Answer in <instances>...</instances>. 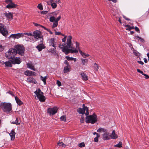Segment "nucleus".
Returning a JSON list of instances; mask_svg holds the SVG:
<instances>
[{"label":"nucleus","instance_id":"obj_1","mask_svg":"<svg viewBox=\"0 0 149 149\" xmlns=\"http://www.w3.org/2000/svg\"><path fill=\"white\" fill-rule=\"evenodd\" d=\"M72 37L70 36L67 37V39L66 43L67 46L65 44L63 43L60 44L59 45V47L62 49V51L66 55L68 54L69 53H77L78 51L75 47H72L73 44L72 42Z\"/></svg>","mask_w":149,"mask_h":149},{"label":"nucleus","instance_id":"obj_2","mask_svg":"<svg viewBox=\"0 0 149 149\" xmlns=\"http://www.w3.org/2000/svg\"><path fill=\"white\" fill-rule=\"evenodd\" d=\"M97 122V116L94 113L92 115H90L86 117V122L87 123L94 124Z\"/></svg>","mask_w":149,"mask_h":149},{"label":"nucleus","instance_id":"obj_3","mask_svg":"<svg viewBox=\"0 0 149 149\" xmlns=\"http://www.w3.org/2000/svg\"><path fill=\"white\" fill-rule=\"evenodd\" d=\"M17 54V50L15 48H10L6 53V56L8 58L12 59Z\"/></svg>","mask_w":149,"mask_h":149},{"label":"nucleus","instance_id":"obj_4","mask_svg":"<svg viewBox=\"0 0 149 149\" xmlns=\"http://www.w3.org/2000/svg\"><path fill=\"white\" fill-rule=\"evenodd\" d=\"M36 96L41 102H43L45 100L46 98L43 95V93L42 92L40 89H38L34 92Z\"/></svg>","mask_w":149,"mask_h":149},{"label":"nucleus","instance_id":"obj_5","mask_svg":"<svg viewBox=\"0 0 149 149\" xmlns=\"http://www.w3.org/2000/svg\"><path fill=\"white\" fill-rule=\"evenodd\" d=\"M15 48L17 50V54L22 56L24 55L25 49L23 45H17L15 46Z\"/></svg>","mask_w":149,"mask_h":149},{"label":"nucleus","instance_id":"obj_6","mask_svg":"<svg viewBox=\"0 0 149 149\" xmlns=\"http://www.w3.org/2000/svg\"><path fill=\"white\" fill-rule=\"evenodd\" d=\"M47 3L48 5H51L53 8L54 9L56 8V3H61L60 0H50L47 1Z\"/></svg>","mask_w":149,"mask_h":149},{"label":"nucleus","instance_id":"obj_7","mask_svg":"<svg viewBox=\"0 0 149 149\" xmlns=\"http://www.w3.org/2000/svg\"><path fill=\"white\" fill-rule=\"evenodd\" d=\"M83 108H79L78 110V112L79 113L83 114H85L86 116L88 115L89 114L88 109L86 107H85L84 104L83 105Z\"/></svg>","mask_w":149,"mask_h":149},{"label":"nucleus","instance_id":"obj_8","mask_svg":"<svg viewBox=\"0 0 149 149\" xmlns=\"http://www.w3.org/2000/svg\"><path fill=\"white\" fill-rule=\"evenodd\" d=\"M2 109L4 112H8L12 110V106L10 103H4Z\"/></svg>","mask_w":149,"mask_h":149},{"label":"nucleus","instance_id":"obj_9","mask_svg":"<svg viewBox=\"0 0 149 149\" xmlns=\"http://www.w3.org/2000/svg\"><path fill=\"white\" fill-rule=\"evenodd\" d=\"M58 108L56 107H54L53 108H49L47 109V113L50 115H53L57 112Z\"/></svg>","mask_w":149,"mask_h":149},{"label":"nucleus","instance_id":"obj_10","mask_svg":"<svg viewBox=\"0 0 149 149\" xmlns=\"http://www.w3.org/2000/svg\"><path fill=\"white\" fill-rule=\"evenodd\" d=\"M0 32L5 36H6L8 33L7 30L4 28V25L1 23H0Z\"/></svg>","mask_w":149,"mask_h":149},{"label":"nucleus","instance_id":"obj_11","mask_svg":"<svg viewBox=\"0 0 149 149\" xmlns=\"http://www.w3.org/2000/svg\"><path fill=\"white\" fill-rule=\"evenodd\" d=\"M49 45L53 47L52 49V52H54L56 49V42L55 41V39L54 38H51L50 39L49 41Z\"/></svg>","mask_w":149,"mask_h":149},{"label":"nucleus","instance_id":"obj_12","mask_svg":"<svg viewBox=\"0 0 149 149\" xmlns=\"http://www.w3.org/2000/svg\"><path fill=\"white\" fill-rule=\"evenodd\" d=\"M12 63L14 64H20L22 62V60L20 58L18 57H14L12 59Z\"/></svg>","mask_w":149,"mask_h":149},{"label":"nucleus","instance_id":"obj_13","mask_svg":"<svg viewBox=\"0 0 149 149\" xmlns=\"http://www.w3.org/2000/svg\"><path fill=\"white\" fill-rule=\"evenodd\" d=\"M41 32L40 31L36 30L33 33L32 36H33L35 38L38 39L41 37Z\"/></svg>","mask_w":149,"mask_h":149},{"label":"nucleus","instance_id":"obj_14","mask_svg":"<svg viewBox=\"0 0 149 149\" xmlns=\"http://www.w3.org/2000/svg\"><path fill=\"white\" fill-rule=\"evenodd\" d=\"M3 15L6 17L9 20H11L13 19V13L11 12H9L8 13L5 12L3 13Z\"/></svg>","mask_w":149,"mask_h":149},{"label":"nucleus","instance_id":"obj_15","mask_svg":"<svg viewBox=\"0 0 149 149\" xmlns=\"http://www.w3.org/2000/svg\"><path fill=\"white\" fill-rule=\"evenodd\" d=\"M24 37L22 33H18L17 34H12L10 35V37L13 38L18 39L21 37Z\"/></svg>","mask_w":149,"mask_h":149},{"label":"nucleus","instance_id":"obj_16","mask_svg":"<svg viewBox=\"0 0 149 149\" xmlns=\"http://www.w3.org/2000/svg\"><path fill=\"white\" fill-rule=\"evenodd\" d=\"M102 136L104 140H107L111 139L110 135H109V133L107 132H104Z\"/></svg>","mask_w":149,"mask_h":149},{"label":"nucleus","instance_id":"obj_17","mask_svg":"<svg viewBox=\"0 0 149 149\" xmlns=\"http://www.w3.org/2000/svg\"><path fill=\"white\" fill-rule=\"evenodd\" d=\"M6 6V8L9 9L12 8H16L17 6V5L14 4L12 1L9 3Z\"/></svg>","mask_w":149,"mask_h":149},{"label":"nucleus","instance_id":"obj_18","mask_svg":"<svg viewBox=\"0 0 149 149\" xmlns=\"http://www.w3.org/2000/svg\"><path fill=\"white\" fill-rule=\"evenodd\" d=\"M45 46L43 43L39 44L36 47L37 49L39 52H40L41 51L42 49H45Z\"/></svg>","mask_w":149,"mask_h":149},{"label":"nucleus","instance_id":"obj_19","mask_svg":"<svg viewBox=\"0 0 149 149\" xmlns=\"http://www.w3.org/2000/svg\"><path fill=\"white\" fill-rule=\"evenodd\" d=\"M27 81L29 83H31L35 84H36L37 83L35 79L31 77H28L27 79Z\"/></svg>","mask_w":149,"mask_h":149},{"label":"nucleus","instance_id":"obj_20","mask_svg":"<svg viewBox=\"0 0 149 149\" xmlns=\"http://www.w3.org/2000/svg\"><path fill=\"white\" fill-rule=\"evenodd\" d=\"M82 79L83 80L86 81L88 80V78L86 74L84 72H81L80 73Z\"/></svg>","mask_w":149,"mask_h":149},{"label":"nucleus","instance_id":"obj_21","mask_svg":"<svg viewBox=\"0 0 149 149\" xmlns=\"http://www.w3.org/2000/svg\"><path fill=\"white\" fill-rule=\"evenodd\" d=\"M15 133L14 132V130H12L11 132L9 134L11 140H13L15 139Z\"/></svg>","mask_w":149,"mask_h":149},{"label":"nucleus","instance_id":"obj_22","mask_svg":"<svg viewBox=\"0 0 149 149\" xmlns=\"http://www.w3.org/2000/svg\"><path fill=\"white\" fill-rule=\"evenodd\" d=\"M111 138L113 139H117L118 137L117 135L115 133V131L114 130H113L110 135Z\"/></svg>","mask_w":149,"mask_h":149},{"label":"nucleus","instance_id":"obj_23","mask_svg":"<svg viewBox=\"0 0 149 149\" xmlns=\"http://www.w3.org/2000/svg\"><path fill=\"white\" fill-rule=\"evenodd\" d=\"M27 67L28 68H30L32 70L35 71L36 69L35 68L34 66L32 64L28 63L26 64Z\"/></svg>","mask_w":149,"mask_h":149},{"label":"nucleus","instance_id":"obj_24","mask_svg":"<svg viewBox=\"0 0 149 149\" xmlns=\"http://www.w3.org/2000/svg\"><path fill=\"white\" fill-rule=\"evenodd\" d=\"M15 99L16 102L17 104L19 105H21L23 104V103L22 102L21 100L19 99L17 97H15Z\"/></svg>","mask_w":149,"mask_h":149},{"label":"nucleus","instance_id":"obj_25","mask_svg":"<svg viewBox=\"0 0 149 149\" xmlns=\"http://www.w3.org/2000/svg\"><path fill=\"white\" fill-rule=\"evenodd\" d=\"M70 66H66L64 67L63 70L64 72L66 73L70 72Z\"/></svg>","mask_w":149,"mask_h":149},{"label":"nucleus","instance_id":"obj_26","mask_svg":"<svg viewBox=\"0 0 149 149\" xmlns=\"http://www.w3.org/2000/svg\"><path fill=\"white\" fill-rule=\"evenodd\" d=\"M79 52L81 55L84 58H86V57H88L89 56V54L83 52L81 50H79Z\"/></svg>","mask_w":149,"mask_h":149},{"label":"nucleus","instance_id":"obj_27","mask_svg":"<svg viewBox=\"0 0 149 149\" xmlns=\"http://www.w3.org/2000/svg\"><path fill=\"white\" fill-rule=\"evenodd\" d=\"M21 121L18 118H16V120L15 121L12 122V123L13 124H16L17 125H20Z\"/></svg>","mask_w":149,"mask_h":149},{"label":"nucleus","instance_id":"obj_28","mask_svg":"<svg viewBox=\"0 0 149 149\" xmlns=\"http://www.w3.org/2000/svg\"><path fill=\"white\" fill-rule=\"evenodd\" d=\"M107 131V130L102 127L100 128L97 130V132L99 133L100 132H106Z\"/></svg>","mask_w":149,"mask_h":149},{"label":"nucleus","instance_id":"obj_29","mask_svg":"<svg viewBox=\"0 0 149 149\" xmlns=\"http://www.w3.org/2000/svg\"><path fill=\"white\" fill-rule=\"evenodd\" d=\"M65 58L68 61H73L74 60V62H76L77 61L76 58H74L72 57H70L68 56H66Z\"/></svg>","mask_w":149,"mask_h":149},{"label":"nucleus","instance_id":"obj_30","mask_svg":"<svg viewBox=\"0 0 149 149\" xmlns=\"http://www.w3.org/2000/svg\"><path fill=\"white\" fill-rule=\"evenodd\" d=\"M32 71L30 70H26L24 72L25 75L27 76H31V73Z\"/></svg>","mask_w":149,"mask_h":149},{"label":"nucleus","instance_id":"obj_31","mask_svg":"<svg viewBox=\"0 0 149 149\" xmlns=\"http://www.w3.org/2000/svg\"><path fill=\"white\" fill-rule=\"evenodd\" d=\"M41 80L43 82L44 84L45 85L46 84V81L47 78V76H45V77H43L42 76H40Z\"/></svg>","mask_w":149,"mask_h":149},{"label":"nucleus","instance_id":"obj_32","mask_svg":"<svg viewBox=\"0 0 149 149\" xmlns=\"http://www.w3.org/2000/svg\"><path fill=\"white\" fill-rule=\"evenodd\" d=\"M82 65H86L88 62V60L87 59H81Z\"/></svg>","mask_w":149,"mask_h":149},{"label":"nucleus","instance_id":"obj_33","mask_svg":"<svg viewBox=\"0 0 149 149\" xmlns=\"http://www.w3.org/2000/svg\"><path fill=\"white\" fill-rule=\"evenodd\" d=\"M123 143L121 141H120L118 144L114 145V147H118L119 148H121L122 147Z\"/></svg>","mask_w":149,"mask_h":149},{"label":"nucleus","instance_id":"obj_34","mask_svg":"<svg viewBox=\"0 0 149 149\" xmlns=\"http://www.w3.org/2000/svg\"><path fill=\"white\" fill-rule=\"evenodd\" d=\"M94 68L95 71H98L99 69V66L96 63H95L94 64Z\"/></svg>","mask_w":149,"mask_h":149},{"label":"nucleus","instance_id":"obj_35","mask_svg":"<svg viewBox=\"0 0 149 149\" xmlns=\"http://www.w3.org/2000/svg\"><path fill=\"white\" fill-rule=\"evenodd\" d=\"M58 24V22H57L54 21V22H53V25L52 26V29L55 28L57 26Z\"/></svg>","mask_w":149,"mask_h":149},{"label":"nucleus","instance_id":"obj_36","mask_svg":"<svg viewBox=\"0 0 149 149\" xmlns=\"http://www.w3.org/2000/svg\"><path fill=\"white\" fill-rule=\"evenodd\" d=\"M49 19L50 22H53L55 21V17L54 16H51L50 17Z\"/></svg>","mask_w":149,"mask_h":149},{"label":"nucleus","instance_id":"obj_37","mask_svg":"<svg viewBox=\"0 0 149 149\" xmlns=\"http://www.w3.org/2000/svg\"><path fill=\"white\" fill-rule=\"evenodd\" d=\"M54 31H55V35H61L64 36V35L61 32H57L56 29H54Z\"/></svg>","mask_w":149,"mask_h":149},{"label":"nucleus","instance_id":"obj_38","mask_svg":"<svg viewBox=\"0 0 149 149\" xmlns=\"http://www.w3.org/2000/svg\"><path fill=\"white\" fill-rule=\"evenodd\" d=\"M76 49H78L79 52V50H81L79 48V45L80 44L79 42H76Z\"/></svg>","mask_w":149,"mask_h":149},{"label":"nucleus","instance_id":"obj_39","mask_svg":"<svg viewBox=\"0 0 149 149\" xmlns=\"http://www.w3.org/2000/svg\"><path fill=\"white\" fill-rule=\"evenodd\" d=\"M61 120L63 121H66V118L65 116H63L60 118Z\"/></svg>","mask_w":149,"mask_h":149},{"label":"nucleus","instance_id":"obj_40","mask_svg":"<svg viewBox=\"0 0 149 149\" xmlns=\"http://www.w3.org/2000/svg\"><path fill=\"white\" fill-rule=\"evenodd\" d=\"M58 145L59 146H62L63 147H65L66 146L65 144H64L62 142H60L58 143Z\"/></svg>","mask_w":149,"mask_h":149},{"label":"nucleus","instance_id":"obj_41","mask_svg":"<svg viewBox=\"0 0 149 149\" xmlns=\"http://www.w3.org/2000/svg\"><path fill=\"white\" fill-rule=\"evenodd\" d=\"M4 63L7 66H9V67H11V63L10 62L8 61V62H5Z\"/></svg>","mask_w":149,"mask_h":149},{"label":"nucleus","instance_id":"obj_42","mask_svg":"<svg viewBox=\"0 0 149 149\" xmlns=\"http://www.w3.org/2000/svg\"><path fill=\"white\" fill-rule=\"evenodd\" d=\"M38 8L40 10H43V6L41 3L38 4L37 6Z\"/></svg>","mask_w":149,"mask_h":149},{"label":"nucleus","instance_id":"obj_43","mask_svg":"<svg viewBox=\"0 0 149 149\" xmlns=\"http://www.w3.org/2000/svg\"><path fill=\"white\" fill-rule=\"evenodd\" d=\"M79 146L81 148H82L85 146V144L84 142L81 143L79 144Z\"/></svg>","mask_w":149,"mask_h":149},{"label":"nucleus","instance_id":"obj_44","mask_svg":"<svg viewBox=\"0 0 149 149\" xmlns=\"http://www.w3.org/2000/svg\"><path fill=\"white\" fill-rule=\"evenodd\" d=\"M23 34V36H24V35H26L28 36H32V33H22Z\"/></svg>","mask_w":149,"mask_h":149},{"label":"nucleus","instance_id":"obj_45","mask_svg":"<svg viewBox=\"0 0 149 149\" xmlns=\"http://www.w3.org/2000/svg\"><path fill=\"white\" fill-rule=\"evenodd\" d=\"M5 48V46L0 45V52L2 51Z\"/></svg>","mask_w":149,"mask_h":149},{"label":"nucleus","instance_id":"obj_46","mask_svg":"<svg viewBox=\"0 0 149 149\" xmlns=\"http://www.w3.org/2000/svg\"><path fill=\"white\" fill-rule=\"evenodd\" d=\"M84 117L82 115L80 119V122L81 123H83L84 122Z\"/></svg>","mask_w":149,"mask_h":149},{"label":"nucleus","instance_id":"obj_47","mask_svg":"<svg viewBox=\"0 0 149 149\" xmlns=\"http://www.w3.org/2000/svg\"><path fill=\"white\" fill-rule=\"evenodd\" d=\"M61 18V16H59L58 17H57L56 19L55 18V22H58V21Z\"/></svg>","mask_w":149,"mask_h":149},{"label":"nucleus","instance_id":"obj_48","mask_svg":"<svg viewBox=\"0 0 149 149\" xmlns=\"http://www.w3.org/2000/svg\"><path fill=\"white\" fill-rule=\"evenodd\" d=\"M64 63L65 64L66 66H70L69 63L67 60H65L64 61Z\"/></svg>","mask_w":149,"mask_h":149},{"label":"nucleus","instance_id":"obj_49","mask_svg":"<svg viewBox=\"0 0 149 149\" xmlns=\"http://www.w3.org/2000/svg\"><path fill=\"white\" fill-rule=\"evenodd\" d=\"M56 84L59 86H61V82L58 80H57Z\"/></svg>","mask_w":149,"mask_h":149},{"label":"nucleus","instance_id":"obj_50","mask_svg":"<svg viewBox=\"0 0 149 149\" xmlns=\"http://www.w3.org/2000/svg\"><path fill=\"white\" fill-rule=\"evenodd\" d=\"M48 11H42L41 12V13L42 15H45L47 13Z\"/></svg>","mask_w":149,"mask_h":149},{"label":"nucleus","instance_id":"obj_51","mask_svg":"<svg viewBox=\"0 0 149 149\" xmlns=\"http://www.w3.org/2000/svg\"><path fill=\"white\" fill-rule=\"evenodd\" d=\"M137 71L138 72H139L141 74H142L143 75V74H144V73H143V72L141 70L139 69H137Z\"/></svg>","mask_w":149,"mask_h":149},{"label":"nucleus","instance_id":"obj_52","mask_svg":"<svg viewBox=\"0 0 149 149\" xmlns=\"http://www.w3.org/2000/svg\"><path fill=\"white\" fill-rule=\"evenodd\" d=\"M100 137H97L96 136V137L94 139V141L95 142H97L98 141V138H99Z\"/></svg>","mask_w":149,"mask_h":149},{"label":"nucleus","instance_id":"obj_53","mask_svg":"<svg viewBox=\"0 0 149 149\" xmlns=\"http://www.w3.org/2000/svg\"><path fill=\"white\" fill-rule=\"evenodd\" d=\"M140 37L138 36H136L134 37V39L139 40H140Z\"/></svg>","mask_w":149,"mask_h":149},{"label":"nucleus","instance_id":"obj_54","mask_svg":"<svg viewBox=\"0 0 149 149\" xmlns=\"http://www.w3.org/2000/svg\"><path fill=\"white\" fill-rule=\"evenodd\" d=\"M135 31H136L137 32H138L139 33L140 32V31H139V29L136 26L135 28Z\"/></svg>","mask_w":149,"mask_h":149},{"label":"nucleus","instance_id":"obj_55","mask_svg":"<svg viewBox=\"0 0 149 149\" xmlns=\"http://www.w3.org/2000/svg\"><path fill=\"white\" fill-rule=\"evenodd\" d=\"M67 36H65L64 38L62 39V42H65L66 41V39Z\"/></svg>","mask_w":149,"mask_h":149},{"label":"nucleus","instance_id":"obj_56","mask_svg":"<svg viewBox=\"0 0 149 149\" xmlns=\"http://www.w3.org/2000/svg\"><path fill=\"white\" fill-rule=\"evenodd\" d=\"M36 75V73L35 72L32 71V72L31 73V76H35Z\"/></svg>","mask_w":149,"mask_h":149},{"label":"nucleus","instance_id":"obj_57","mask_svg":"<svg viewBox=\"0 0 149 149\" xmlns=\"http://www.w3.org/2000/svg\"><path fill=\"white\" fill-rule=\"evenodd\" d=\"M123 18L127 20L130 21V19L128 18H127L124 15H123Z\"/></svg>","mask_w":149,"mask_h":149},{"label":"nucleus","instance_id":"obj_58","mask_svg":"<svg viewBox=\"0 0 149 149\" xmlns=\"http://www.w3.org/2000/svg\"><path fill=\"white\" fill-rule=\"evenodd\" d=\"M134 29V26H130V29H126V30L130 31L131 29Z\"/></svg>","mask_w":149,"mask_h":149},{"label":"nucleus","instance_id":"obj_59","mask_svg":"<svg viewBox=\"0 0 149 149\" xmlns=\"http://www.w3.org/2000/svg\"><path fill=\"white\" fill-rule=\"evenodd\" d=\"M93 134L94 135L96 134L97 137H100V135L99 134L97 133L96 132H93Z\"/></svg>","mask_w":149,"mask_h":149},{"label":"nucleus","instance_id":"obj_60","mask_svg":"<svg viewBox=\"0 0 149 149\" xmlns=\"http://www.w3.org/2000/svg\"><path fill=\"white\" fill-rule=\"evenodd\" d=\"M12 1V0H6L5 2L6 3H8Z\"/></svg>","mask_w":149,"mask_h":149},{"label":"nucleus","instance_id":"obj_61","mask_svg":"<svg viewBox=\"0 0 149 149\" xmlns=\"http://www.w3.org/2000/svg\"><path fill=\"white\" fill-rule=\"evenodd\" d=\"M34 24L35 26H40L41 25L39 24H37L36 23H34Z\"/></svg>","mask_w":149,"mask_h":149},{"label":"nucleus","instance_id":"obj_62","mask_svg":"<svg viewBox=\"0 0 149 149\" xmlns=\"http://www.w3.org/2000/svg\"><path fill=\"white\" fill-rule=\"evenodd\" d=\"M47 31L49 32V33L51 34H53V33L49 29H48Z\"/></svg>","mask_w":149,"mask_h":149},{"label":"nucleus","instance_id":"obj_63","mask_svg":"<svg viewBox=\"0 0 149 149\" xmlns=\"http://www.w3.org/2000/svg\"><path fill=\"white\" fill-rule=\"evenodd\" d=\"M143 75L144 76L146 77L145 78L146 79H148L149 78V76L146 74H143Z\"/></svg>","mask_w":149,"mask_h":149},{"label":"nucleus","instance_id":"obj_64","mask_svg":"<svg viewBox=\"0 0 149 149\" xmlns=\"http://www.w3.org/2000/svg\"><path fill=\"white\" fill-rule=\"evenodd\" d=\"M40 27H41L42 28H43L45 30H46V31H47V30H48V29H47V28H46L44 26H43L42 25H41L40 26Z\"/></svg>","mask_w":149,"mask_h":149}]
</instances>
